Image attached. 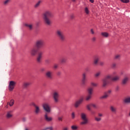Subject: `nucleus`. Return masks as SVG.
Segmentation results:
<instances>
[{"label": "nucleus", "mask_w": 130, "mask_h": 130, "mask_svg": "<svg viewBox=\"0 0 130 130\" xmlns=\"http://www.w3.org/2000/svg\"><path fill=\"white\" fill-rule=\"evenodd\" d=\"M43 16L45 24L48 25H51L52 22L49 18H53V14L49 11H47L43 13Z\"/></svg>", "instance_id": "f257e3e1"}, {"label": "nucleus", "mask_w": 130, "mask_h": 130, "mask_svg": "<svg viewBox=\"0 0 130 130\" xmlns=\"http://www.w3.org/2000/svg\"><path fill=\"white\" fill-rule=\"evenodd\" d=\"M81 118L83 120L80 122V125H85V124H88L89 120L87 118V115L85 113H82L80 115Z\"/></svg>", "instance_id": "f03ea898"}, {"label": "nucleus", "mask_w": 130, "mask_h": 130, "mask_svg": "<svg viewBox=\"0 0 130 130\" xmlns=\"http://www.w3.org/2000/svg\"><path fill=\"white\" fill-rule=\"evenodd\" d=\"M56 35L61 41H66V36H64L62 31L60 30H57Z\"/></svg>", "instance_id": "7ed1b4c3"}, {"label": "nucleus", "mask_w": 130, "mask_h": 130, "mask_svg": "<svg viewBox=\"0 0 130 130\" xmlns=\"http://www.w3.org/2000/svg\"><path fill=\"white\" fill-rule=\"evenodd\" d=\"M59 93L57 91H54L53 93L52 97L54 103L57 104L59 102Z\"/></svg>", "instance_id": "20e7f679"}, {"label": "nucleus", "mask_w": 130, "mask_h": 130, "mask_svg": "<svg viewBox=\"0 0 130 130\" xmlns=\"http://www.w3.org/2000/svg\"><path fill=\"white\" fill-rule=\"evenodd\" d=\"M43 108L47 113H50V112H51V108L49 104L47 103H45L43 104Z\"/></svg>", "instance_id": "39448f33"}, {"label": "nucleus", "mask_w": 130, "mask_h": 130, "mask_svg": "<svg viewBox=\"0 0 130 130\" xmlns=\"http://www.w3.org/2000/svg\"><path fill=\"white\" fill-rule=\"evenodd\" d=\"M36 46L37 48H42L44 46V41L43 40H37L36 42Z\"/></svg>", "instance_id": "423d86ee"}, {"label": "nucleus", "mask_w": 130, "mask_h": 130, "mask_svg": "<svg viewBox=\"0 0 130 130\" xmlns=\"http://www.w3.org/2000/svg\"><path fill=\"white\" fill-rule=\"evenodd\" d=\"M83 101H84V97L82 96L79 99V100L75 103L74 107L75 108H78V107H79V106L82 104Z\"/></svg>", "instance_id": "0eeeda50"}, {"label": "nucleus", "mask_w": 130, "mask_h": 130, "mask_svg": "<svg viewBox=\"0 0 130 130\" xmlns=\"http://www.w3.org/2000/svg\"><path fill=\"white\" fill-rule=\"evenodd\" d=\"M16 84H17V83L14 81H11L9 82V85L8 86L9 91H12L14 90V89H15V86H16Z\"/></svg>", "instance_id": "6e6552de"}, {"label": "nucleus", "mask_w": 130, "mask_h": 130, "mask_svg": "<svg viewBox=\"0 0 130 130\" xmlns=\"http://www.w3.org/2000/svg\"><path fill=\"white\" fill-rule=\"evenodd\" d=\"M87 81V74L86 73L82 74V77L81 80V84L83 86H84V85H86V82Z\"/></svg>", "instance_id": "1a4fd4ad"}, {"label": "nucleus", "mask_w": 130, "mask_h": 130, "mask_svg": "<svg viewBox=\"0 0 130 130\" xmlns=\"http://www.w3.org/2000/svg\"><path fill=\"white\" fill-rule=\"evenodd\" d=\"M46 77L49 80H52V78H53L52 72L47 71L46 73Z\"/></svg>", "instance_id": "9d476101"}, {"label": "nucleus", "mask_w": 130, "mask_h": 130, "mask_svg": "<svg viewBox=\"0 0 130 130\" xmlns=\"http://www.w3.org/2000/svg\"><path fill=\"white\" fill-rule=\"evenodd\" d=\"M100 60V57L98 56H95L93 58V64L97 66L98 62Z\"/></svg>", "instance_id": "9b49d317"}, {"label": "nucleus", "mask_w": 130, "mask_h": 130, "mask_svg": "<svg viewBox=\"0 0 130 130\" xmlns=\"http://www.w3.org/2000/svg\"><path fill=\"white\" fill-rule=\"evenodd\" d=\"M35 113L37 115L40 113H41V109H40V107H39V106L38 105L35 108Z\"/></svg>", "instance_id": "f8f14e48"}, {"label": "nucleus", "mask_w": 130, "mask_h": 130, "mask_svg": "<svg viewBox=\"0 0 130 130\" xmlns=\"http://www.w3.org/2000/svg\"><path fill=\"white\" fill-rule=\"evenodd\" d=\"M44 117L46 121H48V122H50V121H52L53 119L52 117L48 116V115H47V113H46L45 114Z\"/></svg>", "instance_id": "ddd939ff"}, {"label": "nucleus", "mask_w": 130, "mask_h": 130, "mask_svg": "<svg viewBox=\"0 0 130 130\" xmlns=\"http://www.w3.org/2000/svg\"><path fill=\"white\" fill-rule=\"evenodd\" d=\"M30 53L31 56H35L37 54V50L35 48H32L31 49Z\"/></svg>", "instance_id": "4468645a"}, {"label": "nucleus", "mask_w": 130, "mask_h": 130, "mask_svg": "<svg viewBox=\"0 0 130 130\" xmlns=\"http://www.w3.org/2000/svg\"><path fill=\"white\" fill-rule=\"evenodd\" d=\"M6 117L7 118H12V117H13V112H12V111L7 112Z\"/></svg>", "instance_id": "2eb2a0df"}, {"label": "nucleus", "mask_w": 130, "mask_h": 130, "mask_svg": "<svg viewBox=\"0 0 130 130\" xmlns=\"http://www.w3.org/2000/svg\"><path fill=\"white\" fill-rule=\"evenodd\" d=\"M120 79V77L118 76H116L115 77L112 79V81H113L114 82H117V81H119Z\"/></svg>", "instance_id": "dca6fc26"}, {"label": "nucleus", "mask_w": 130, "mask_h": 130, "mask_svg": "<svg viewBox=\"0 0 130 130\" xmlns=\"http://www.w3.org/2000/svg\"><path fill=\"white\" fill-rule=\"evenodd\" d=\"M124 103H126V104H128L130 103V97H127L124 99Z\"/></svg>", "instance_id": "f3484780"}, {"label": "nucleus", "mask_w": 130, "mask_h": 130, "mask_svg": "<svg viewBox=\"0 0 130 130\" xmlns=\"http://www.w3.org/2000/svg\"><path fill=\"white\" fill-rule=\"evenodd\" d=\"M41 3H42V1L41 0H40L36 4V5H35V9H37V8H38L40 6V4H41Z\"/></svg>", "instance_id": "a211bd4d"}, {"label": "nucleus", "mask_w": 130, "mask_h": 130, "mask_svg": "<svg viewBox=\"0 0 130 130\" xmlns=\"http://www.w3.org/2000/svg\"><path fill=\"white\" fill-rule=\"evenodd\" d=\"M110 110L113 113H116V108L113 107V106H111L110 107Z\"/></svg>", "instance_id": "6ab92c4d"}, {"label": "nucleus", "mask_w": 130, "mask_h": 130, "mask_svg": "<svg viewBox=\"0 0 130 130\" xmlns=\"http://www.w3.org/2000/svg\"><path fill=\"white\" fill-rule=\"evenodd\" d=\"M25 26L26 27H27V28H28L29 30H33V25L25 24Z\"/></svg>", "instance_id": "aec40b11"}, {"label": "nucleus", "mask_w": 130, "mask_h": 130, "mask_svg": "<svg viewBox=\"0 0 130 130\" xmlns=\"http://www.w3.org/2000/svg\"><path fill=\"white\" fill-rule=\"evenodd\" d=\"M101 35L103 36V37H105L107 38L109 36V34L107 32H103L101 33Z\"/></svg>", "instance_id": "412c9836"}, {"label": "nucleus", "mask_w": 130, "mask_h": 130, "mask_svg": "<svg viewBox=\"0 0 130 130\" xmlns=\"http://www.w3.org/2000/svg\"><path fill=\"white\" fill-rule=\"evenodd\" d=\"M41 61H42V57L38 56L37 58V62H38V63H41Z\"/></svg>", "instance_id": "4be33fe9"}, {"label": "nucleus", "mask_w": 130, "mask_h": 130, "mask_svg": "<svg viewBox=\"0 0 130 130\" xmlns=\"http://www.w3.org/2000/svg\"><path fill=\"white\" fill-rule=\"evenodd\" d=\"M106 86H107V80H106V79H103L102 86L103 87H105Z\"/></svg>", "instance_id": "5701e85b"}, {"label": "nucleus", "mask_w": 130, "mask_h": 130, "mask_svg": "<svg viewBox=\"0 0 130 130\" xmlns=\"http://www.w3.org/2000/svg\"><path fill=\"white\" fill-rule=\"evenodd\" d=\"M109 97L106 93L105 92L104 94L101 96L100 99H107Z\"/></svg>", "instance_id": "b1692460"}, {"label": "nucleus", "mask_w": 130, "mask_h": 130, "mask_svg": "<svg viewBox=\"0 0 130 130\" xmlns=\"http://www.w3.org/2000/svg\"><path fill=\"white\" fill-rule=\"evenodd\" d=\"M14 103H15V101H14V100H11L9 103H7V104L8 105H9L10 107H12L13 106V105H14Z\"/></svg>", "instance_id": "393cba45"}, {"label": "nucleus", "mask_w": 130, "mask_h": 130, "mask_svg": "<svg viewBox=\"0 0 130 130\" xmlns=\"http://www.w3.org/2000/svg\"><path fill=\"white\" fill-rule=\"evenodd\" d=\"M101 76V72H98L94 74V77L96 78H99Z\"/></svg>", "instance_id": "a878e982"}, {"label": "nucleus", "mask_w": 130, "mask_h": 130, "mask_svg": "<svg viewBox=\"0 0 130 130\" xmlns=\"http://www.w3.org/2000/svg\"><path fill=\"white\" fill-rule=\"evenodd\" d=\"M30 85H31L30 82H24L23 83V87H24V88H27V87H29Z\"/></svg>", "instance_id": "bb28decb"}, {"label": "nucleus", "mask_w": 130, "mask_h": 130, "mask_svg": "<svg viewBox=\"0 0 130 130\" xmlns=\"http://www.w3.org/2000/svg\"><path fill=\"white\" fill-rule=\"evenodd\" d=\"M91 107H92L91 104H89L86 105V108L89 111H91Z\"/></svg>", "instance_id": "cd10ccee"}, {"label": "nucleus", "mask_w": 130, "mask_h": 130, "mask_svg": "<svg viewBox=\"0 0 130 130\" xmlns=\"http://www.w3.org/2000/svg\"><path fill=\"white\" fill-rule=\"evenodd\" d=\"M84 12L86 14V15H89V14H90V11L87 7L85 8Z\"/></svg>", "instance_id": "c85d7f7f"}, {"label": "nucleus", "mask_w": 130, "mask_h": 130, "mask_svg": "<svg viewBox=\"0 0 130 130\" xmlns=\"http://www.w3.org/2000/svg\"><path fill=\"white\" fill-rule=\"evenodd\" d=\"M127 81H128V78L127 77L125 78L122 81L123 84L124 85L126 84V83H127Z\"/></svg>", "instance_id": "c756f323"}, {"label": "nucleus", "mask_w": 130, "mask_h": 130, "mask_svg": "<svg viewBox=\"0 0 130 130\" xmlns=\"http://www.w3.org/2000/svg\"><path fill=\"white\" fill-rule=\"evenodd\" d=\"M61 63H66L67 62V58H62L60 60Z\"/></svg>", "instance_id": "7c9ffc66"}, {"label": "nucleus", "mask_w": 130, "mask_h": 130, "mask_svg": "<svg viewBox=\"0 0 130 130\" xmlns=\"http://www.w3.org/2000/svg\"><path fill=\"white\" fill-rule=\"evenodd\" d=\"M10 0H5L3 3L4 6H8V5H9V3H10Z\"/></svg>", "instance_id": "2f4dec72"}, {"label": "nucleus", "mask_w": 130, "mask_h": 130, "mask_svg": "<svg viewBox=\"0 0 130 130\" xmlns=\"http://www.w3.org/2000/svg\"><path fill=\"white\" fill-rule=\"evenodd\" d=\"M111 78H112V76L110 75H107L105 78L104 79H106V80L107 81V80L109 79H111Z\"/></svg>", "instance_id": "473e14b6"}, {"label": "nucleus", "mask_w": 130, "mask_h": 130, "mask_svg": "<svg viewBox=\"0 0 130 130\" xmlns=\"http://www.w3.org/2000/svg\"><path fill=\"white\" fill-rule=\"evenodd\" d=\"M91 94L87 95L85 99L86 101H89V100L91 99Z\"/></svg>", "instance_id": "72a5a7b5"}, {"label": "nucleus", "mask_w": 130, "mask_h": 130, "mask_svg": "<svg viewBox=\"0 0 130 130\" xmlns=\"http://www.w3.org/2000/svg\"><path fill=\"white\" fill-rule=\"evenodd\" d=\"M71 128L72 130H77L78 129V126H77V125H73L71 126Z\"/></svg>", "instance_id": "f704fd0d"}, {"label": "nucleus", "mask_w": 130, "mask_h": 130, "mask_svg": "<svg viewBox=\"0 0 130 130\" xmlns=\"http://www.w3.org/2000/svg\"><path fill=\"white\" fill-rule=\"evenodd\" d=\"M88 93L89 94V95H91L92 94V93L93 92V88H89L88 89Z\"/></svg>", "instance_id": "c9c22d12"}, {"label": "nucleus", "mask_w": 130, "mask_h": 130, "mask_svg": "<svg viewBox=\"0 0 130 130\" xmlns=\"http://www.w3.org/2000/svg\"><path fill=\"white\" fill-rule=\"evenodd\" d=\"M30 106H34V107L36 108L37 106H38V105H36V104H35V103L34 102H31L30 104Z\"/></svg>", "instance_id": "e433bc0d"}, {"label": "nucleus", "mask_w": 130, "mask_h": 130, "mask_svg": "<svg viewBox=\"0 0 130 130\" xmlns=\"http://www.w3.org/2000/svg\"><path fill=\"white\" fill-rule=\"evenodd\" d=\"M105 93L109 96V95L112 93V91L111 90H109Z\"/></svg>", "instance_id": "4c0bfd02"}, {"label": "nucleus", "mask_w": 130, "mask_h": 130, "mask_svg": "<svg viewBox=\"0 0 130 130\" xmlns=\"http://www.w3.org/2000/svg\"><path fill=\"white\" fill-rule=\"evenodd\" d=\"M120 1L124 4H127V3H129V0H120Z\"/></svg>", "instance_id": "58836bf2"}, {"label": "nucleus", "mask_w": 130, "mask_h": 130, "mask_svg": "<svg viewBox=\"0 0 130 130\" xmlns=\"http://www.w3.org/2000/svg\"><path fill=\"white\" fill-rule=\"evenodd\" d=\"M71 116H72V119H75V118H76V115L75 114V112H72L71 114Z\"/></svg>", "instance_id": "ea45409f"}, {"label": "nucleus", "mask_w": 130, "mask_h": 130, "mask_svg": "<svg viewBox=\"0 0 130 130\" xmlns=\"http://www.w3.org/2000/svg\"><path fill=\"white\" fill-rule=\"evenodd\" d=\"M95 121H101V117H95L94 118Z\"/></svg>", "instance_id": "a19ab883"}, {"label": "nucleus", "mask_w": 130, "mask_h": 130, "mask_svg": "<svg viewBox=\"0 0 130 130\" xmlns=\"http://www.w3.org/2000/svg\"><path fill=\"white\" fill-rule=\"evenodd\" d=\"M91 106L93 108H95V109H97L98 108V107L97 105L95 104H91Z\"/></svg>", "instance_id": "79ce46f5"}, {"label": "nucleus", "mask_w": 130, "mask_h": 130, "mask_svg": "<svg viewBox=\"0 0 130 130\" xmlns=\"http://www.w3.org/2000/svg\"><path fill=\"white\" fill-rule=\"evenodd\" d=\"M91 85L92 87H97V83H94V82H91Z\"/></svg>", "instance_id": "37998d69"}, {"label": "nucleus", "mask_w": 130, "mask_h": 130, "mask_svg": "<svg viewBox=\"0 0 130 130\" xmlns=\"http://www.w3.org/2000/svg\"><path fill=\"white\" fill-rule=\"evenodd\" d=\"M120 58V55H116L115 56V59H119Z\"/></svg>", "instance_id": "c03bdc74"}, {"label": "nucleus", "mask_w": 130, "mask_h": 130, "mask_svg": "<svg viewBox=\"0 0 130 130\" xmlns=\"http://www.w3.org/2000/svg\"><path fill=\"white\" fill-rule=\"evenodd\" d=\"M96 39H97L96 38V37H92V38L91 39L92 42H95L96 41Z\"/></svg>", "instance_id": "a18cd8bd"}, {"label": "nucleus", "mask_w": 130, "mask_h": 130, "mask_svg": "<svg viewBox=\"0 0 130 130\" xmlns=\"http://www.w3.org/2000/svg\"><path fill=\"white\" fill-rule=\"evenodd\" d=\"M112 68H113V69H114L115 68H116V63H113L112 64Z\"/></svg>", "instance_id": "49530a36"}, {"label": "nucleus", "mask_w": 130, "mask_h": 130, "mask_svg": "<svg viewBox=\"0 0 130 130\" xmlns=\"http://www.w3.org/2000/svg\"><path fill=\"white\" fill-rule=\"evenodd\" d=\"M43 54V53H42V52H40V53H39L38 56H40V57H42Z\"/></svg>", "instance_id": "de8ad7c7"}, {"label": "nucleus", "mask_w": 130, "mask_h": 130, "mask_svg": "<svg viewBox=\"0 0 130 130\" xmlns=\"http://www.w3.org/2000/svg\"><path fill=\"white\" fill-rule=\"evenodd\" d=\"M90 32L91 34H94V30H93V29H90Z\"/></svg>", "instance_id": "09e8293b"}, {"label": "nucleus", "mask_w": 130, "mask_h": 130, "mask_svg": "<svg viewBox=\"0 0 130 130\" xmlns=\"http://www.w3.org/2000/svg\"><path fill=\"white\" fill-rule=\"evenodd\" d=\"M63 130H69L68 127H64L63 128Z\"/></svg>", "instance_id": "8fccbe9b"}, {"label": "nucleus", "mask_w": 130, "mask_h": 130, "mask_svg": "<svg viewBox=\"0 0 130 130\" xmlns=\"http://www.w3.org/2000/svg\"><path fill=\"white\" fill-rule=\"evenodd\" d=\"M99 117H102V116H103V114H101V113H99Z\"/></svg>", "instance_id": "3c124183"}, {"label": "nucleus", "mask_w": 130, "mask_h": 130, "mask_svg": "<svg viewBox=\"0 0 130 130\" xmlns=\"http://www.w3.org/2000/svg\"><path fill=\"white\" fill-rule=\"evenodd\" d=\"M58 120L61 121V120H62V117H59L58 118Z\"/></svg>", "instance_id": "603ef678"}, {"label": "nucleus", "mask_w": 130, "mask_h": 130, "mask_svg": "<svg viewBox=\"0 0 130 130\" xmlns=\"http://www.w3.org/2000/svg\"><path fill=\"white\" fill-rule=\"evenodd\" d=\"M71 19H74V18H75V16L74 15H72L70 16Z\"/></svg>", "instance_id": "864d4df0"}, {"label": "nucleus", "mask_w": 130, "mask_h": 130, "mask_svg": "<svg viewBox=\"0 0 130 130\" xmlns=\"http://www.w3.org/2000/svg\"><path fill=\"white\" fill-rule=\"evenodd\" d=\"M57 67H58V66H57V64H55V65L54 66V69H56V68H57Z\"/></svg>", "instance_id": "5fc2aeb1"}, {"label": "nucleus", "mask_w": 130, "mask_h": 130, "mask_svg": "<svg viewBox=\"0 0 130 130\" xmlns=\"http://www.w3.org/2000/svg\"><path fill=\"white\" fill-rule=\"evenodd\" d=\"M100 64H101V66H103V64H104V62H100Z\"/></svg>", "instance_id": "6e6d98bb"}, {"label": "nucleus", "mask_w": 130, "mask_h": 130, "mask_svg": "<svg viewBox=\"0 0 130 130\" xmlns=\"http://www.w3.org/2000/svg\"><path fill=\"white\" fill-rule=\"evenodd\" d=\"M89 1L90 2V3H94V0H89Z\"/></svg>", "instance_id": "4d7b16f0"}, {"label": "nucleus", "mask_w": 130, "mask_h": 130, "mask_svg": "<svg viewBox=\"0 0 130 130\" xmlns=\"http://www.w3.org/2000/svg\"><path fill=\"white\" fill-rule=\"evenodd\" d=\"M23 121H26V119L25 118H23L22 119Z\"/></svg>", "instance_id": "13d9d810"}, {"label": "nucleus", "mask_w": 130, "mask_h": 130, "mask_svg": "<svg viewBox=\"0 0 130 130\" xmlns=\"http://www.w3.org/2000/svg\"><path fill=\"white\" fill-rule=\"evenodd\" d=\"M9 106L7 105V106H6V108H8Z\"/></svg>", "instance_id": "bf43d9fd"}, {"label": "nucleus", "mask_w": 130, "mask_h": 130, "mask_svg": "<svg viewBox=\"0 0 130 130\" xmlns=\"http://www.w3.org/2000/svg\"><path fill=\"white\" fill-rule=\"evenodd\" d=\"M113 75H116V72H114V73H113Z\"/></svg>", "instance_id": "052dcab7"}, {"label": "nucleus", "mask_w": 130, "mask_h": 130, "mask_svg": "<svg viewBox=\"0 0 130 130\" xmlns=\"http://www.w3.org/2000/svg\"><path fill=\"white\" fill-rule=\"evenodd\" d=\"M116 89L117 90H118V87H117Z\"/></svg>", "instance_id": "680f3d73"}, {"label": "nucleus", "mask_w": 130, "mask_h": 130, "mask_svg": "<svg viewBox=\"0 0 130 130\" xmlns=\"http://www.w3.org/2000/svg\"><path fill=\"white\" fill-rule=\"evenodd\" d=\"M91 114H94V112H92Z\"/></svg>", "instance_id": "e2e57ef3"}, {"label": "nucleus", "mask_w": 130, "mask_h": 130, "mask_svg": "<svg viewBox=\"0 0 130 130\" xmlns=\"http://www.w3.org/2000/svg\"><path fill=\"white\" fill-rule=\"evenodd\" d=\"M25 130H28V128H26Z\"/></svg>", "instance_id": "0e129e2a"}]
</instances>
